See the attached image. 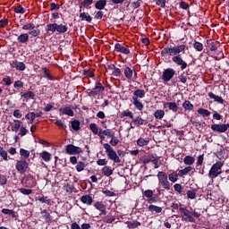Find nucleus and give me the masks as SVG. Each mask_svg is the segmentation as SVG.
Returning a JSON list of instances; mask_svg holds the SVG:
<instances>
[{"label":"nucleus","instance_id":"nucleus-1","mask_svg":"<svg viewBox=\"0 0 229 229\" xmlns=\"http://www.w3.org/2000/svg\"><path fill=\"white\" fill-rule=\"evenodd\" d=\"M187 49L186 45H178V46H166L164 49L161 50V56L163 58H167V56H176L180 53H183Z\"/></svg>","mask_w":229,"mask_h":229},{"label":"nucleus","instance_id":"nucleus-2","mask_svg":"<svg viewBox=\"0 0 229 229\" xmlns=\"http://www.w3.org/2000/svg\"><path fill=\"white\" fill-rule=\"evenodd\" d=\"M105 137L111 139L109 141L111 146L115 147L117 144H119V139L115 137V131H114L112 129H99V139L101 140H105Z\"/></svg>","mask_w":229,"mask_h":229},{"label":"nucleus","instance_id":"nucleus-3","mask_svg":"<svg viewBox=\"0 0 229 229\" xmlns=\"http://www.w3.org/2000/svg\"><path fill=\"white\" fill-rule=\"evenodd\" d=\"M103 148L106 149V154L107 155L109 160H113L114 164H121V158L109 143H104Z\"/></svg>","mask_w":229,"mask_h":229},{"label":"nucleus","instance_id":"nucleus-4","mask_svg":"<svg viewBox=\"0 0 229 229\" xmlns=\"http://www.w3.org/2000/svg\"><path fill=\"white\" fill-rule=\"evenodd\" d=\"M167 174L165 172H158L157 173V180L158 183L165 191H171V182H169V179H167Z\"/></svg>","mask_w":229,"mask_h":229},{"label":"nucleus","instance_id":"nucleus-5","mask_svg":"<svg viewBox=\"0 0 229 229\" xmlns=\"http://www.w3.org/2000/svg\"><path fill=\"white\" fill-rule=\"evenodd\" d=\"M225 165L224 162L218 161L215 163L208 173V176L211 180H215V178H217L219 174H221V169H223V166Z\"/></svg>","mask_w":229,"mask_h":229},{"label":"nucleus","instance_id":"nucleus-6","mask_svg":"<svg viewBox=\"0 0 229 229\" xmlns=\"http://www.w3.org/2000/svg\"><path fill=\"white\" fill-rule=\"evenodd\" d=\"M102 92H105V86L101 83V81H97L95 87L87 92L89 98H98Z\"/></svg>","mask_w":229,"mask_h":229},{"label":"nucleus","instance_id":"nucleus-7","mask_svg":"<svg viewBox=\"0 0 229 229\" xmlns=\"http://www.w3.org/2000/svg\"><path fill=\"white\" fill-rule=\"evenodd\" d=\"M179 212L182 221H185V223H196V219L192 216V212L187 209V208H179Z\"/></svg>","mask_w":229,"mask_h":229},{"label":"nucleus","instance_id":"nucleus-8","mask_svg":"<svg viewBox=\"0 0 229 229\" xmlns=\"http://www.w3.org/2000/svg\"><path fill=\"white\" fill-rule=\"evenodd\" d=\"M172 62L175 65H177V67H180L181 71H185V69H187V67H189V64H187V62H185V60H183V57H182V55H180V54L173 56Z\"/></svg>","mask_w":229,"mask_h":229},{"label":"nucleus","instance_id":"nucleus-9","mask_svg":"<svg viewBox=\"0 0 229 229\" xmlns=\"http://www.w3.org/2000/svg\"><path fill=\"white\" fill-rule=\"evenodd\" d=\"M176 70L174 68H166L164 70L161 79L165 83L171 81L172 78H174Z\"/></svg>","mask_w":229,"mask_h":229},{"label":"nucleus","instance_id":"nucleus-10","mask_svg":"<svg viewBox=\"0 0 229 229\" xmlns=\"http://www.w3.org/2000/svg\"><path fill=\"white\" fill-rule=\"evenodd\" d=\"M15 167L20 174H24L26 171H28V167H30V163L24 159H21L17 161Z\"/></svg>","mask_w":229,"mask_h":229},{"label":"nucleus","instance_id":"nucleus-11","mask_svg":"<svg viewBox=\"0 0 229 229\" xmlns=\"http://www.w3.org/2000/svg\"><path fill=\"white\" fill-rule=\"evenodd\" d=\"M65 153L66 155H81V153H83V150L73 144H68L65 146Z\"/></svg>","mask_w":229,"mask_h":229},{"label":"nucleus","instance_id":"nucleus-12","mask_svg":"<svg viewBox=\"0 0 229 229\" xmlns=\"http://www.w3.org/2000/svg\"><path fill=\"white\" fill-rule=\"evenodd\" d=\"M21 182L23 187H35V185H37V181L33 178L32 175L23 176Z\"/></svg>","mask_w":229,"mask_h":229},{"label":"nucleus","instance_id":"nucleus-13","mask_svg":"<svg viewBox=\"0 0 229 229\" xmlns=\"http://www.w3.org/2000/svg\"><path fill=\"white\" fill-rule=\"evenodd\" d=\"M219 46H220L219 41H216L214 39H208L205 44L206 49H208V51H212V52L217 51V48L219 47Z\"/></svg>","mask_w":229,"mask_h":229},{"label":"nucleus","instance_id":"nucleus-14","mask_svg":"<svg viewBox=\"0 0 229 229\" xmlns=\"http://www.w3.org/2000/svg\"><path fill=\"white\" fill-rule=\"evenodd\" d=\"M229 128V123H221V124H212L211 130L212 131H217L218 133H225Z\"/></svg>","mask_w":229,"mask_h":229},{"label":"nucleus","instance_id":"nucleus-15","mask_svg":"<svg viewBox=\"0 0 229 229\" xmlns=\"http://www.w3.org/2000/svg\"><path fill=\"white\" fill-rule=\"evenodd\" d=\"M114 53H122V55H130L131 53L128 48V46H123V44L116 43L114 45Z\"/></svg>","mask_w":229,"mask_h":229},{"label":"nucleus","instance_id":"nucleus-16","mask_svg":"<svg viewBox=\"0 0 229 229\" xmlns=\"http://www.w3.org/2000/svg\"><path fill=\"white\" fill-rule=\"evenodd\" d=\"M93 207L98 211H100L99 216H106V206L103 201H97Z\"/></svg>","mask_w":229,"mask_h":229},{"label":"nucleus","instance_id":"nucleus-17","mask_svg":"<svg viewBox=\"0 0 229 229\" xmlns=\"http://www.w3.org/2000/svg\"><path fill=\"white\" fill-rule=\"evenodd\" d=\"M142 194L145 198H148V203H157V197H153L152 190H142Z\"/></svg>","mask_w":229,"mask_h":229},{"label":"nucleus","instance_id":"nucleus-18","mask_svg":"<svg viewBox=\"0 0 229 229\" xmlns=\"http://www.w3.org/2000/svg\"><path fill=\"white\" fill-rule=\"evenodd\" d=\"M163 108L164 109L168 108L174 114H176V112H178V110H179L178 105H176L175 102H165L163 105Z\"/></svg>","mask_w":229,"mask_h":229},{"label":"nucleus","instance_id":"nucleus-19","mask_svg":"<svg viewBox=\"0 0 229 229\" xmlns=\"http://www.w3.org/2000/svg\"><path fill=\"white\" fill-rule=\"evenodd\" d=\"M143 99L146 98V91L144 89H136L132 94V99Z\"/></svg>","mask_w":229,"mask_h":229},{"label":"nucleus","instance_id":"nucleus-20","mask_svg":"<svg viewBox=\"0 0 229 229\" xmlns=\"http://www.w3.org/2000/svg\"><path fill=\"white\" fill-rule=\"evenodd\" d=\"M40 214L45 219V223H53V216L47 212V209L41 210Z\"/></svg>","mask_w":229,"mask_h":229},{"label":"nucleus","instance_id":"nucleus-21","mask_svg":"<svg viewBox=\"0 0 229 229\" xmlns=\"http://www.w3.org/2000/svg\"><path fill=\"white\" fill-rule=\"evenodd\" d=\"M59 112L63 114V115H69V117H74V111L69 106L61 107Z\"/></svg>","mask_w":229,"mask_h":229},{"label":"nucleus","instance_id":"nucleus-22","mask_svg":"<svg viewBox=\"0 0 229 229\" xmlns=\"http://www.w3.org/2000/svg\"><path fill=\"white\" fill-rule=\"evenodd\" d=\"M81 201L84 205L90 206L92 203H94V199L90 195H83L81 197Z\"/></svg>","mask_w":229,"mask_h":229},{"label":"nucleus","instance_id":"nucleus-23","mask_svg":"<svg viewBox=\"0 0 229 229\" xmlns=\"http://www.w3.org/2000/svg\"><path fill=\"white\" fill-rule=\"evenodd\" d=\"M208 96V98H210V99H214V101H216V103H219L220 105H223L225 103V99H223L222 97L216 96L212 92H209Z\"/></svg>","mask_w":229,"mask_h":229},{"label":"nucleus","instance_id":"nucleus-24","mask_svg":"<svg viewBox=\"0 0 229 229\" xmlns=\"http://www.w3.org/2000/svg\"><path fill=\"white\" fill-rule=\"evenodd\" d=\"M151 157V163L154 164L155 169H158L160 167V163H159V157L156 153H153L150 155Z\"/></svg>","mask_w":229,"mask_h":229},{"label":"nucleus","instance_id":"nucleus-25","mask_svg":"<svg viewBox=\"0 0 229 229\" xmlns=\"http://www.w3.org/2000/svg\"><path fill=\"white\" fill-rule=\"evenodd\" d=\"M132 105L135 106L136 110H139L140 112L144 110V104L137 98L132 99Z\"/></svg>","mask_w":229,"mask_h":229},{"label":"nucleus","instance_id":"nucleus-26","mask_svg":"<svg viewBox=\"0 0 229 229\" xmlns=\"http://www.w3.org/2000/svg\"><path fill=\"white\" fill-rule=\"evenodd\" d=\"M30 121H28V124H33V123L35 122V119H37V117H42V115H44V113L42 111H39L38 113H35V112H30Z\"/></svg>","mask_w":229,"mask_h":229},{"label":"nucleus","instance_id":"nucleus-27","mask_svg":"<svg viewBox=\"0 0 229 229\" xmlns=\"http://www.w3.org/2000/svg\"><path fill=\"white\" fill-rule=\"evenodd\" d=\"M28 40H30V35L28 33H23L21 34L20 36H18L17 38V41L20 44H26V42H28Z\"/></svg>","mask_w":229,"mask_h":229},{"label":"nucleus","instance_id":"nucleus-28","mask_svg":"<svg viewBox=\"0 0 229 229\" xmlns=\"http://www.w3.org/2000/svg\"><path fill=\"white\" fill-rule=\"evenodd\" d=\"M126 225H127V227L131 228V229L139 228V226L141 225L140 222H139L137 220L127 221Z\"/></svg>","mask_w":229,"mask_h":229},{"label":"nucleus","instance_id":"nucleus-29","mask_svg":"<svg viewBox=\"0 0 229 229\" xmlns=\"http://www.w3.org/2000/svg\"><path fill=\"white\" fill-rule=\"evenodd\" d=\"M123 74L125 78H127V80H131V78H133V70H131V68H130L129 66H125L123 70Z\"/></svg>","mask_w":229,"mask_h":229},{"label":"nucleus","instance_id":"nucleus-30","mask_svg":"<svg viewBox=\"0 0 229 229\" xmlns=\"http://www.w3.org/2000/svg\"><path fill=\"white\" fill-rule=\"evenodd\" d=\"M106 6V0H98L95 3V8L97 10H105Z\"/></svg>","mask_w":229,"mask_h":229},{"label":"nucleus","instance_id":"nucleus-31","mask_svg":"<svg viewBox=\"0 0 229 229\" xmlns=\"http://www.w3.org/2000/svg\"><path fill=\"white\" fill-rule=\"evenodd\" d=\"M81 21H86V22H92V16L89 13H80Z\"/></svg>","mask_w":229,"mask_h":229},{"label":"nucleus","instance_id":"nucleus-32","mask_svg":"<svg viewBox=\"0 0 229 229\" xmlns=\"http://www.w3.org/2000/svg\"><path fill=\"white\" fill-rule=\"evenodd\" d=\"M164 115H165V111H164V109H157L154 113L155 119H158L159 121H162V119H164Z\"/></svg>","mask_w":229,"mask_h":229},{"label":"nucleus","instance_id":"nucleus-33","mask_svg":"<svg viewBox=\"0 0 229 229\" xmlns=\"http://www.w3.org/2000/svg\"><path fill=\"white\" fill-rule=\"evenodd\" d=\"M69 30V27L67 26V24L64 25V24H59L57 23V29L56 31L59 34H64V33H67Z\"/></svg>","mask_w":229,"mask_h":229},{"label":"nucleus","instance_id":"nucleus-34","mask_svg":"<svg viewBox=\"0 0 229 229\" xmlns=\"http://www.w3.org/2000/svg\"><path fill=\"white\" fill-rule=\"evenodd\" d=\"M92 3H94V2H92V0H84V1L81 2L79 4V8H80L79 12H81L83 10V8H87V6H90V4H92Z\"/></svg>","mask_w":229,"mask_h":229},{"label":"nucleus","instance_id":"nucleus-35","mask_svg":"<svg viewBox=\"0 0 229 229\" xmlns=\"http://www.w3.org/2000/svg\"><path fill=\"white\" fill-rule=\"evenodd\" d=\"M43 78H47V80H50V81H53L55 80V77L49 73V70H47V67H43Z\"/></svg>","mask_w":229,"mask_h":229},{"label":"nucleus","instance_id":"nucleus-36","mask_svg":"<svg viewBox=\"0 0 229 229\" xmlns=\"http://www.w3.org/2000/svg\"><path fill=\"white\" fill-rule=\"evenodd\" d=\"M2 214H4L5 216H11L13 219H15V217H17V216L15 215V211L13 209L3 208Z\"/></svg>","mask_w":229,"mask_h":229},{"label":"nucleus","instance_id":"nucleus-37","mask_svg":"<svg viewBox=\"0 0 229 229\" xmlns=\"http://www.w3.org/2000/svg\"><path fill=\"white\" fill-rule=\"evenodd\" d=\"M39 157L44 160V162H50L51 161V153L44 150L42 153L39 154Z\"/></svg>","mask_w":229,"mask_h":229},{"label":"nucleus","instance_id":"nucleus-38","mask_svg":"<svg viewBox=\"0 0 229 229\" xmlns=\"http://www.w3.org/2000/svg\"><path fill=\"white\" fill-rule=\"evenodd\" d=\"M149 144V138H140L137 140V145L140 146V148H142L143 146H148Z\"/></svg>","mask_w":229,"mask_h":229},{"label":"nucleus","instance_id":"nucleus-39","mask_svg":"<svg viewBox=\"0 0 229 229\" xmlns=\"http://www.w3.org/2000/svg\"><path fill=\"white\" fill-rule=\"evenodd\" d=\"M183 162H184L185 165H192V164H194V162H196V158H194V157H191V156H186L183 158Z\"/></svg>","mask_w":229,"mask_h":229},{"label":"nucleus","instance_id":"nucleus-40","mask_svg":"<svg viewBox=\"0 0 229 229\" xmlns=\"http://www.w3.org/2000/svg\"><path fill=\"white\" fill-rule=\"evenodd\" d=\"M20 157L21 160H26L30 158V151L24 148H20Z\"/></svg>","mask_w":229,"mask_h":229},{"label":"nucleus","instance_id":"nucleus-41","mask_svg":"<svg viewBox=\"0 0 229 229\" xmlns=\"http://www.w3.org/2000/svg\"><path fill=\"white\" fill-rule=\"evenodd\" d=\"M102 174H104V176H112V174H114V170H112L110 166H104L102 168Z\"/></svg>","mask_w":229,"mask_h":229},{"label":"nucleus","instance_id":"nucleus-42","mask_svg":"<svg viewBox=\"0 0 229 229\" xmlns=\"http://www.w3.org/2000/svg\"><path fill=\"white\" fill-rule=\"evenodd\" d=\"M198 114L199 115H202V117H210V111H208V109H205V108H199L197 110Z\"/></svg>","mask_w":229,"mask_h":229},{"label":"nucleus","instance_id":"nucleus-43","mask_svg":"<svg viewBox=\"0 0 229 229\" xmlns=\"http://www.w3.org/2000/svg\"><path fill=\"white\" fill-rule=\"evenodd\" d=\"M36 199L40 203H45V205L51 206V199L48 197H37Z\"/></svg>","mask_w":229,"mask_h":229},{"label":"nucleus","instance_id":"nucleus-44","mask_svg":"<svg viewBox=\"0 0 229 229\" xmlns=\"http://www.w3.org/2000/svg\"><path fill=\"white\" fill-rule=\"evenodd\" d=\"M178 176H180L179 174L173 172L168 174V180L172 182V183H176V182H178Z\"/></svg>","mask_w":229,"mask_h":229},{"label":"nucleus","instance_id":"nucleus-45","mask_svg":"<svg viewBox=\"0 0 229 229\" xmlns=\"http://www.w3.org/2000/svg\"><path fill=\"white\" fill-rule=\"evenodd\" d=\"M193 48L195 49V51L201 53V51H203V43L195 40L193 42Z\"/></svg>","mask_w":229,"mask_h":229},{"label":"nucleus","instance_id":"nucleus-46","mask_svg":"<svg viewBox=\"0 0 229 229\" xmlns=\"http://www.w3.org/2000/svg\"><path fill=\"white\" fill-rule=\"evenodd\" d=\"M14 67L17 71H26V64L22 62L16 61L14 63Z\"/></svg>","mask_w":229,"mask_h":229},{"label":"nucleus","instance_id":"nucleus-47","mask_svg":"<svg viewBox=\"0 0 229 229\" xmlns=\"http://www.w3.org/2000/svg\"><path fill=\"white\" fill-rule=\"evenodd\" d=\"M132 123L137 124L138 126H142L146 124V120L144 118L138 116L135 119L132 120Z\"/></svg>","mask_w":229,"mask_h":229},{"label":"nucleus","instance_id":"nucleus-48","mask_svg":"<svg viewBox=\"0 0 229 229\" xmlns=\"http://www.w3.org/2000/svg\"><path fill=\"white\" fill-rule=\"evenodd\" d=\"M182 108H184V110H194V105H192V103H191V101L189 100H185L184 103H182Z\"/></svg>","mask_w":229,"mask_h":229},{"label":"nucleus","instance_id":"nucleus-49","mask_svg":"<svg viewBox=\"0 0 229 229\" xmlns=\"http://www.w3.org/2000/svg\"><path fill=\"white\" fill-rule=\"evenodd\" d=\"M148 210L149 212H156V214H160V212H162V207H158L156 205H149Z\"/></svg>","mask_w":229,"mask_h":229},{"label":"nucleus","instance_id":"nucleus-50","mask_svg":"<svg viewBox=\"0 0 229 229\" xmlns=\"http://www.w3.org/2000/svg\"><path fill=\"white\" fill-rule=\"evenodd\" d=\"M75 167L77 173H81V171H85V167H87V165H85L83 161H79Z\"/></svg>","mask_w":229,"mask_h":229},{"label":"nucleus","instance_id":"nucleus-51","mask_svg":"<svg viewBox=\"0 0 229 229\" xmlns=\"http://www.w3.org/2000/svg\"><path fill=\"white\" fill-rule=\"evenodd\" d=\"M14 124L12 126V131H19L21 130V120H13Z\"/></svg>","mask_w":229,"mask_h":229},{"label":"nucleus","instance_id":"nucleus-52","mask_svg":"<svg viewBox=\"0 0 229 229\" xmlns=\"http://www.w3.org/2000/svg\"><path fill=\"white\" fill-rule=\"evenodd\" d=\"M89 130L92 131V133H94V135H98L99 137V127H98V124L90 123Z\"/></svg>","mask_w":229,"mask_h":229},{"label":"nucleus","instance_id":"nucleus-53","mask_svg":"<svg viewBox=\"0 0 229 229\" xmlns=\"http://www.w3.org/2000/svg\"><path fill=\"white\" fill-rule=\"evenodd\" d=\"M72 124V128L74 130V131H79L80 130V126H81V123L80 120H73L71 122Z\"/></svg>","mask_w":229,"mask_h":229},{"label":"nucleus","instance_id":"nucleus-54","mask_svg":"<svg viewBox=\"0 0 229 229\" xmlns=\"http://www.w3.org/2000/svg\"><path fill=\"white\" fill-rule=\"evenodd\" d=\"M21 98H24L25 99H35V93L33 91L24 92L21 95Z\"/></svg>","mask_w":229,"mask_h":229},{"label":"nucleus","instance_id":"nucleus-55","mask_svg":"<svg viewBox=\"0 0 229 229\" xmlns=\"http://www.w3.org/2000/svg\"><path fill=\"white\" fill-rule=\"evenodd\" d=\"M190 171H192V166H186L185 168L179 171V176H185V174H189Z\"/></svg>","mask_w":229,"mask_h":229},{"label":"nucleus","instance_id":"nucleus-56","mask_svg":"<svg viewBox=\"0 0 229 229\" xmlns=\"http://www.w3.org/2000/svg\"><path fill=\"white\" fill-rule=\"evenodd\" d=\"M82 74L86 76V78H95L96 74L94 73V71L92 70H83Z\"/></svg>","mask_w":229,"mask_h":229},{"label":"nucleus","instance_id":"nucleus-57","mask_svg":"<svg viewBox=\"0 0 229 229\" xmlns=\"http://www.w3.org/2000/svg\"><path fill=\"white\" fill-rule=\"evenodd\" d=\"M57 30V23H48L47 25V31H51L52 33H55Z\"/></svg>","mask_w":229,"mask_h":229},{"label":"nucleus","instance_id":"nucleus-58","mask_svg":"<svg viewBox=\"0 0 229 229\" xmlns=\"http://www.w3.org/2000/svg\"><path fill=\"white\" fill-rule=\"evenodd\" d=\"M28 35L30 37V38H33L35 37H38L40 35V29H33L30 30Z\"/></svg>","mask_w":229,"mask_h":229},{"label":"nucleus","instance_id":"nucleus-59","mask_svg":"<svg viewBox=\"0 0 229 229\" xmlns=\"http://www.w3.org/2000/svg\"><path fill=\"white\" fill-rule=\"evenodd\" d=\"M0 157H3V160L8 162V152L4 150V148L0 146Z\"/></svg>","mask_w":229,"mask_h":229},{"label":"nucleus","instance_id":"nucleus-60","mask_svg":"<svg viewBox=\"0 0 229 229\" xmlns=\"http://www.w3.org/2000/svg\"><path fill=\"white\" fill-rule=\"evenodd\" d=\"M19 192L23 194L24 196H30V194L33 193V190L31 189H26V188H20Z\"/></svg>","mask_w":229,"mask_h":229},{"label":"nucleus","instance_id":"nucleus-61","mask_svg":"<svg viewBox=\"0 0 229 229\" xmlns=\"http://www.w3.org/2000/svg\"><path fill=\"white\" fill-rule=\"evenodd\" d=\"M121 117H130V119H133V113L130 110H124L122 112Z\"/></svg>","mask_w":229,"mask_h":229},{"label":"nucleus","instance_id":"nucleus-62","mask_svg":"<svg viewBox=\"0 0 229 229\" xmlns=\"http://www.w3.org/2000/svg\"><path fill=\"white\" fill-rule=\"evenodd\" d=\"M149 162H151V157H148V156H146V155L142 156V157L140 158V164L146 165V164H149Z\"/></svg>","mask_w":229,"mask_h":229},{"label":"nucleus","instance_id":"nucleus-63","mask_svg":"<svg viewBox=\"0 0 229 229\" xmlns=\"http://www.w3.org/2000/svg\"><path fill=\"white\" fill-rule=\"evenodd\" d=\"M22 30L26 31H31L35 30V23H27L26 25L22 26Z\"/></svg>","mask_w":229,"mask_h":229},{"label":"nucleus","instance_id":"nucleus-64","mask_svg":"<svg viewBox=\"0 0 229 229\" xmlns=\"http://www.w3.org/2000/svg\"><path fill=\"white\" fill-rule=\"evenodd\" d=\"M14 13H26V9L22 7V5L18 4V6L14 7Z\"/></svg>","mask_w":229,"mask_h":229}]
</instances>
